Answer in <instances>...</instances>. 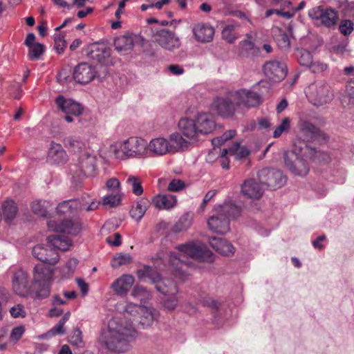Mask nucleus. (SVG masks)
Instances as JSON below:
<instances>
[{"instance_id":"obj_6","label":"nucleus","mask_w":354,"mask_h":354,"mask_svg":"<svg viewBox=\"0 0 354 354\" xmlns=\"http://www.w3.org/2000/svg\"><path fill=\"white\" fill-rule=\"evenodd\" d=\"M145 275L156 283V290L165 296L162 304L169 310H173L177 306L178 288L176 283L170 279H162L158 272L150 267H145L143 271Z\"/></svg>"},{"instance_id":"obj_15","label":"nucleus","mask_w":354,"mask_h":354,"mask_svg":"<svg viewBox=\"0 0 354 354\" xmlns=\"http://www.w3.org/2000/svg\"><path fill=\"white\" fill-rule=\"evenodd\" d=\"M153 37L154 41L166 50L174 51L179 48L181 44L176 33L165 28L156 31Z\"/></svg>"},{"instance_id":"obj_14","label":"nucleus","mask_w":354,"mask_h":354,"mask_svg":"<svg viewBox=\"0 0 354 354\" xmlns=\"http://www.w3.org/2000/svg\"><path fill=\"white\" fill-rule=\"evenodd\" d=\"M55 103L57 109L66 115L65 120L67 122H73V117H79L83 112V107L80 103L66 99L62 95L57 97Z\"/></svg>"},{"instance_id":"obj_28","label":"nucleus","mask_w":354,"mask_h":354,"mask_svg":"<svg viewBox=\"0 0 354 354\" xmlns=\"http://www.w3.org/2000/svg\"><path fill=\"white\" fill-rule=\"evenodd\" d=\"M193 33L198 41L207 43L213 39L214 29L209 24H198L194 26Z\"/></svg>"},{"instance_id":"obj_52","label":"nucleus","mask_w":354,"mask_h":354,"mask_svg":"<svg viewBox=\"0 0 354 354\" xmlns=\"http://www.w3.org/2000/svg\"><path fill=\"white\" fill-rule=\"evenodd\" d=\"M131 261V257L129 254H119L115 256L111 261V266L114 268L128 264Z\"/></svg>"},{"instance_id":"obj_36","label":"nucleus","mask_w":354,"mask_h":354,"mask_svg":"<svg viewBox=\"0 0 354 354\" xmlns=\"http://www.w3.org/2000/svg\"><path fill=\"white\" fill-rule=\"evenodd\" d=\"M149 205L150 203L147 198H140L137 201L136 205L132 207L130 211L131 217L137 221H140Z\"/></svg>"},{"instance_id":"obj_39","label":"nucleus","mask_w":354,"mask_h":354,"mask_svg":"<svg viewBox=\"0 0 354 354\" xmlns=\"http://www.w3.org/2000/svg\"><path fill=\"white\" fill-rule=\"evenodd\" d=\"M239 27L238 23H231L226 24L222 30V37L228 43H233L238 37L239 33L236 31Z\"/></svg>"},{"instance_id":"obj_44","label":"nucleus","mask_w":354,"mask_h":354,"mask_svg":"<svg viewBox=\"0 0 354 354\" xmlns=\"http://www.w3.org/2000/svg\"><path fill=\"white\" fill-rule=\"evenodd\" d=\"M64 145L66 147L74 152H79L84 147V143L77 137L70 136L64 140Z\"/></svg>"},{"instance_id":"obj_9","label":"nucleus","mask_w":354,"mask_h":354,"mask_svg":"<svg viewBox=\"0 0 354 354\" xmlns=\"http://www.w3.org/2000/svg\"><path fill=\"white\" fill-rule=\"evenodd\" d=\"M12 287L14 292L24 297H28L31 292V286L28 281V275L21 267L14 266L10 268Z\"/></svg>"},{"instance_id":"obj_43","label":"nucleus","mask_w":354,"mask_h":354,"mask_svg":"<svg viewBox=\"0 0 354 354\" xmlns=\"http://www.w3.org/2000/svg\"><path fill=\"white\" fill-rule=\"evenodd\" d=\"M131 295L136 300L140 301V304L145 303L146 301L151 298L150 292L144 287L140 286H136Z\"/></svg>"},{"instance_id":"obj_34","label":"nucleus","mask_w":354,"mask_h":354,"mask_svg":"<svg viewBox=\"0 0 354 354\" xmlns=\"http://www.w3.org/2000/svg\"><path fill=\"white\" fill-rule=\"evenodd\" d=\"M247 39L241 41L240 45V53L243 56L245 57H256L259 54V48L251 41L252 37L250 34L246 35Z\"/></svg>"},{"instance_id":"obj_8","label":"nucleus","mask_w":354,"mask_h":354,"mask_svg":"<svg viewBox=\"0 0 354 354\" xmlns=\"http://www.w3.org/2000/svg\"><path fill=\"white\" fill-rule=\"evenodd\" d=\"M53 270L42 265H36L32 270V283L38 297H47L50 292Z\"/></svg>"},{"instance_id":"obj_30","label":"nucleus","mask_w":354,"mask_h":354,"mask_svg":"<svg viewBox=\"0 0 354 354\" xmlns=\"http://www.w3.org/2000/svg\"><path fill=\"white\" fill-rule=\"evenodd\" d=\"M209 245L217 252L223 256H230L234 252L233 245L227 241L216 236L209 238Z\"/></svg>"},{"instance_id":"obj_13","label":"nucleus","mask_w":354,"mask_h":354,"mask_svg":"<svg viewBox=\"0 0 354 354\" xmlns=\"http://www.w3.org/2000/svg\"><path fill=\"white\" fill-rule=\"evenodd\" d=\"M258 178L264 188L266 187L271 189L281 187L286 181V178L281 171L269 168L261 169L258 172Z\"/></svg>"},{"instance_id":"obj_27","label":"nucleus","mask_w":354,"mask_h":354,"mask_svg":"<svg viewBox=\"0 0 354 354\" xmlns=\"http://www.w3.org/2000/svg\"><path fill=\"white\" fill-rule=\"evenodd\" d=\"M158 317L159 313L155 308L143 304L136 321L143 328H147L152 326Z\"/></svg>"},{"instance_id":"obj_22","label":"nucleus","mask_w":354,"mask_h":354,"mask_svg":"<svg viewBox=\"0 0 354 354\" xmlns=\"http://www.w3.org/2000/svg\"><path fill=\"white\" fill-rule=\"evenodd\" d=\"M84 205L79 199L64 201L58 204L56 207L57 213L59 215L73 216L82 210Z\"/></svg>"},{"instance_id":"obj_57","label":"nucleus","mask_w":354,"mask_h":354,"mask_svg":"<svg viewBox=\"0 0 354 354\" xmlns=\"http://www.w3.org/2000/svg\"><path fill=\"white\" fill-rule=\"evenodd\" d=\"M339 30L342 35H348L353 30V23L348 19L342 20L339 24Z\"/></svg>"},{"instance_id":"obj_61","label":"nucleus","mask_w":354,"mask_h":354,"mask_svg":"<svg viewBox=\"0 0 354 354\" xmlns=\"http://www.w3.org/2000/svg\"><path fill=\"white\" fill-rule=\"evenodd\" d=\"M309 68L313 73H320L326 70L327 65L319 61H313L312 64H310L309 66Z\"/></svg>"},{"instance_id":"obj_32","label":"nucleus","mask_w":354,"mask_h":354,"mask_svg":"<svg viewBox=\"0 0 354 354\" xmlns=\"http://www.w3.org/2000/svg\"><path fill=\"white\" fill-rule=\"evenodd\" d=\"M153 205L158 209L169 210L176 205V197L171 194H157L153 197Z\"/></svg>"},{"instance_id":"obj_48","label":"nucleus","mask_w":354,"mask_h":354,"mask_svg":"<svg viewBox=\"0 0 354 354\" xmlns=\"http://www.w3.org/2000/svg\"><path fill=\"white\" fill-rule=\"evenodd\" d=\"M64 326V324L59 321L54 327H53L47 333L42 334L40 337L42 339H49L57 335H62L65 333Z\"/></svg>"},{"instance_id":"obj_59","label":"nucleus","mask_w":354,"mask_h":354,"mask_svg":"<svg viewBox=\"0 0 354 354\" xmlns=\"http://www.w3.org/2000/svg\"><path fill=\"white\" fill-rule=\"evenodd\" d=\"M106 188L110 192L120 194V183L116 178H111L106 183Z\"/></svg>"},{"instance_id":"obj_18","label":"nucleus","mask_w":354,"mask_h":354,"mask_svg":"<svg viewBox=\"0 0 354 354\" xmlns=\"http://www.w3.org/2000/svg\"><path fill=\"white\" fill-rule=\"evenodd\" d=\"M232 97L236 100L238 106L254 107L262 102L260 94L252 90L240 89L233 91Z\"/></svg>"},{"instance_id":"obj_7","label":"nucleus","mask_w":354,"mask_h":354,"mask_svg":"<svg viewBox=\"0 0 354 354\" xmlns=\"http://www.w3.org/2000/svg\"><path fill=\"white\" fill-rule=\"evenodd\" d=\"M309 102L316 106L330 103L333 99L330 86L324 80H317L311 83L305 90Z\"/></svg>"},{"instance_id":"obj_26","label":"nucleus","mask_w":354,"mask_h":354,"mask_svg":"<svg viewBox=\"0 0 354 354\" xmlns=\"http://www.w3.org/2000/svg\"><path fill=\"white\" fill-rule=\"evenodd\" d=\"M265 188L260 181L254 179L246 180L241 186V192L243 195L250 198H259L263 192Z\"/></svg>"},{"instance_id":"obj_37","label":"nucleus","mask_w":354,"mask_h":354,"mask_svg":"<svg viewBox=\"0 0 354 354\" xmlns=\"http://www.w3.org/2000/svg\"><path fill=\"white\" fill-rule=\"evenodd\" d=\"M170 145L174 147V150H172L171 153H175L180 150L187 149L191 143H193L192 141L185 140L181 134L179 133H173L169 136V140Z\"/></svg>"},{"instance_id":"obj_63","label":"nucleus","mask_w":354,"mask_h":354,"mask_svg":"<svg viewBox=\"0 0 354 354\" xmlns=\"http://www.w3.org/2000/svg\"><path fill=\"white\" fill-rule=\"evenodd\" d=\"M24 331L25 330L23 326H18L13 328L10 334L11 339L15 341L19 339L24 334Z\"/></svg>"},{"instance_id":"obj_1","label":"nucleus","mask_w":354,"mask_h":354,"mask_svg":"<svg viewBox=\"0 0 354 354\" xmlns=\"http://www.w3.org/2000/svg\"><path fill=\"white\" fill-rule=\"evenodd\" d=\"M136 337L137 331L132 322L114 317L109 322L107 328L101 330L98 340L111 351L124 353L130 348V342Z\"/></svg>"},{"instance_id":"obj_49","label":"nucleus","mask_w":354,"mask_h":354,"mask_svg":"<svg viewBox=\"0 0 354 354\" xmlns=\"http://www.w3.org/2000/svg\"><path fill=\"white\" fill-rule=\"evenodd\" d=\"M121 200L120 194L114 193L106 195L102 198V204L109 207H113L118 205Z\"/></svg>"},{"instance_id":"obj_29","label":"nucleus","mask_w":354,"mask_h":354,"mask_svg":"<svg viewBox=\"0 0 354 354\" xmlns=\"http://www.w3.org/2000/svg\"><path fill=\"white\" fill-rule=\"evenodd\" d=\"M134 283V278L130 274H123L111 286V288L117 295H125Z\"/></svg>"},{"instance_id":"obj_35","label":"nucleus","mask_w":354,"mask_h":354,"mask_svg":"<svg viewBox=\"0 0 354 354\" xmlns=\"http://www.w3.org/2000/svg\"><path fill=\"white\" fill-rule=\"evenodd\" d=\"M115 50L122 54L133 49L134 46L133 38L129 35H122L117 37L114 41Z\"/></svg>"},{"instance_id":"obj_2","label":"nucleus","mask_w":354,"mask_h":354,"mask_svg":"<svg viewBox=\"0 0 354 354\" xmlns=\"http://www.w3.org/2000/svg\"><path fill=\"white\" fill-rule=\"evenodd\" d=\"M176 249L179 251V255L171 252L167 254V258L174 276L182 280L189 274L192 268V263L189 260H184L185 258L207 262L214 261L213 253L201 242H188L176 245Z\"/></svg>"},{"instance_id":"obj_56","label":"nucleus","mask_w":354,"mask_h":354,"mask_svg":"<svg viewBox=\"0 0 354 354\" xmlns=\"http://www.w3.org/2000/svg\"><path fill=\"white\" fill-rule=\"evenodd\" d=\"M55 49L57 53L61 54L64 52L66 47V42L64 40V36L61 34L55 35L54 37Z\"/></svg>"},{"instance_id":"obj_55","label":"nucleus","mask_w":354,"mask_h":354,"mask_svg":"<svg viewBox=\"0 0 354 354\" xmlns=\"http://www.w3.org/2000/svg\"><path fill=\"white\" fill-rule=\"evenodd\" d=\"M142 306L143 304L138 305L132 302H129L124 308V311L129 315L134 317V319L136 320L139 315L141 306Z\"/></svg>"},{"instance_id":"obj_31","label":"nucleus","mask_w":354,"mask_h":354,"mask_svg":"<svg viewBox=\"0 0 354 354\" xmlns=\"http://www.w3.org/2000/svg\"><path fill=\"white\" fill-rule=\"evenodd\" d=\"M85 53L89 59L97 62H103L110 55L107 48L100 46L97 44H91L88 46Z\"/></svg>"},{"instance_id":"obj_19","label":"nucleus","mask_w":354,"mask_h":354,"mask_svg":"<svg viewBox=\"0 0 354 354\" xmlns=\"http://www.w3.org/2000/svg\"><path fill=\"white\" fill-rule=\"evenodd\" d=\"M232 92H229L225 96L217 97L213 104L214 108L217 113L223 117L232 115L236 108L238 107L234 99L232 97Z\"/></svg>"},{"instance_id":"obj_41","label":"nucleus","mask_w":354,"mask_h":354,"mask_svg":"<svg viewBox=\"0 0 354 354\" xmlns=\"http://www.w3.org/2000/svg\"><path fill=\"white\" fill-rule=\"evenodd\" d=\"M3 214L6 221L12 220L17 214V207L12 201H6L2 205Z\"/></svg>"},{"instance_id":"obj_46","label":"nucleus","mask_w":354,"mask_h":354,"mask_svg":"<svg viewBox=\"0 0 354 354\" xmlns=\"http://www.w3.org/2000/svg\"><path fill=\"white\" fill-rule=\"evenodd\" d=\"M278 33L274 34V40L281 50H286L290 46V39L288 34L281 30H278Z\"/></svg>"},{"instance_id":"obj_20","label":"nucleus","mask_w":354,"mask_h":354,"mask_svg":"<svg viewBox=\"0 0 354 354\" xmlns=\"http://www.w3.org/2000/svg\"><path fill=\"white\" fill-rule=\"evenodd\" d=\"M147 156H164L171 153L174 149L169 141L162 137L152 139L149 143L147 142Z\"/></svg>"},{"instance_id":"obj_12","label":"nucleus","mask_w":354,"mask_h":354,"mask_svg":"<svg viewBox=\"0 0 354 354\" xmlns=\"http://www.w3.org/2000/svg\"><path fill=\"white\" fill-rule=\"evenodd\" d=\"M95 162L94 156L83 153L79 157L74 169L71 168V171L80 178L93 177L95 175Z\"/></svg>"},{"instance_id":"obj_33","label":"nucleus","mask_w":354,"mask_h":354,"mask_svg":"<svg viewBox=\"0 0 354 354\" xmlns=\"http://www.w3.org/2000/svg\"><path fill=\"white\" fill-rule=\"evenodd\" d=\"M298 127L300 133L307 141L314 139L319 133V129L304 117L300 118Z\"/></svg>"},{"instance_id":"obj_5","label":"nucleus","mask_w":354,"mask_h":354,"mask_svg":"<svg viewBox=\"0 0 354 354\" xmlns=\"http://www.w3.org/2000/svg\"><path fill=\"white\" fill-rule=\"evenodd\" d=\"M147 141L140 137L132 136L110 146V151L120 160L129 158L147 157Z\"/></svg>"},{"instance_id":"obj_3","label":"nucleus","mask_w":354,"mask_h":354,"mask_svg":"<svg viewBox=\"0 0 354 354\" xmlns=\"http://www.w3.org/2000/svg\"><path fill=\"white\" fill-rule=\"evenodd\" d=\"M71 245V240L64 236L53 234L48 236L47 243L37 244L33 247V257L39 261L55 265L59 260L58 250H67Z\"/></svg>"},{"instance_id":"obj_62","label":"nucleus","mask_w":354,"mask_h":354,"mask_svg":"<svg viewBox=\"0 0 354 354\" xmlns=\"http://www.w3.org/2000/svg\"><path fill=\"white\" fill-rule=\"evenodd\" d=\"M70 342L71 344L80 346L82 343V332L79 329L74 330L73 335L71 337Z\"/></svg>"},{"instance_id":"obj_38","label":"nucleus","mask_w":354,"mask_h":354,"mask_svg":"<svg viewBox=\"0 0 354 354\" xmlns=\"http://www.w3.org/2000/svg\"><path fill=\"white\" fill-rule=\"evenodd\" d=\"M52 207V203L46 200H36L31 203L32 212L41 217H46L48 214V209Z\"/></svg>"},{"instance_id":"obj_24","label":"nucleus","mask_w":354,"mask_h":354,"mask_svg":"<svg viewBox=\"0 0 354 354\" xmlns=\"http://www.w3.org/2000/svg\"><path fill=\"white\" fill-rule=\"evenodd\" d=\"M195 122L200 135L211 133L216 127L213 116L208 113H198L196 117Z\"/></svg>"},{"instance_id":"obj_23","label":"nucleus","mask_w":354,"mask_h":354,"mask_svg":"<svg viewBox=\"0 0 354 354\" xmlns=\"http://www.w3.org/2000/svg\"><path fill=\"white\" fill-rule=\"evenodd\" d=\"M178 128L181 133L193 143L198 141L200 133L195 120L182 118L178 122Z\"/></svg>"},{"instance_id":"obj_17","label":"nucleus","mask_w":354,"mask_h":354,"mask_svg":"<svg viewBox=\"0 0 354 354\" xmlns=\"http://www.w3.org/2000/svg\"><path fill=\"white\" fill-rule=\"evenodd\" d=\"M263 71L265 75L274 82L282 81L288 73L286 64L278 60L266 62L263 66Z\"/></svg>"},{"instance_id":"obj_10","label":"nucleus","mask_w":354,"mask_h":354,"mask_svg":"<svg viewBox=\"0 0 354 354\" xmlns=\"http://www.w3.org/2000/svg\"><path fill=\"white\" fill-rule=\"evenodd\" d=\"M308 15L315 24L326 28L335 26L339 20L337 11L331 8L316 6L309 10Z\"/></svg>"},{"instance_id":"obj_4","label":"nucleus","mask_w":354,"mask_h":354,"mask_svg":"<svg viewBox=\"0 0 354 354\" xmlns=\"http://www.w3.org/2000/svg\"><path fill=\"white\" fill-rule=\"evenodd\" d=\"M214 213L207 220L209 229L217 234H225L230 230V218L236 217L240 214L238 206L231 203L216 205Z\"/></svg>"},{"instance_id":"obj_11","label":"nucleus","mask_w":354,"mask_h":354,"mask_svg":"<svg viewBox=\"0 0 354 354\" xmlns=\"http://www.w3.org/2000/svg\"><path fill=\"white\" fill-rule=\"evenodd\" d=\"M284 162L286 167L294 174L304 176L309 171V167L304 159V153L297 149L284 153Z\"/></svg>"},{"instance_id":"obj_64","label":"nucleus","mask_w":354,"mask_h":354,"mask_svg":"<svg viewBox=\"0 0 354 354\" xmlns=\"http://www.w3.org/2000/svg\"><path fill=\"white\" fill-rule=\"evenodd\" d=\"M106 241L111 245L119 246L121 244V236L119 233H115L113 236L107 237Z\"/></svg>"},{"instance_id":"obj_53","label":"nucleus","mask_w":354,"mask_h":354,"mask_svg":"<svg viewBox=\"0 0 354 354\" xmlns=\"http://www.w3.org/2000/svg\"><path fill=\"white\" fill-rule=\"evenodd\" d=\"M191 225V218L189 214L183 215L174 225V230L176 232H180L187 230Z\"/></svg>"},{"instance_id":"obj_45","label":"nucleus","mask_w":354,"mask_h":354,"mask_svg":"<svg viewBox=\"0 0 354 354\" xmlns=\"http://www.w3.org/2000/svg\"><path fill=\"white\" fill-rule=\"evenodd\" d=\"M78 264V261L75 258L70 259L66 266L62 268L61 270V277L62 279H66L70 277L75 272L77 266Z\"/></svg>"},{"instance_id":"obj_42","label":"nucleus","mask_w":354,"mask_h":354,"mask_svg":"<svg viewBox=\"0 0 354 354\" xmlns=\"http://www.w3.org/2000/svg\"><path fill=\"white\" fill-rule=\"evenodd\" d=\"M126 183L131 187L132 192L136 196H140L143 193L142 180L137 176H129L126 180Z\"/></svg>"},{"instance_id":"obj_50","label":"nucleus","mask_w":354,"mask_h":354,"mask_svg":"<svg viewBox=\"0 0 354 354\" xmlns=\"http://www.w3.org/2000/svg\"><path fill=\"white\" fill-rule=\"evenodd\" d=\"M290 128V120L288 118H285L281 120L279 126L276 127L273 132V137L274 138H279L284 132L289 131Z\"/></svg>"},{"instance_id":"obj_21","label":"nucleus","mask_w":354,"mask_h":354,"mask_svg":"<svg viewBox=\"0 0 354 354\" xmlns=\"http://www.w3.org/2000/svg\"><path fill=\"white\" fill-rule=\"evenodd\" d=\"M96 76L95 68L86 63L78 64L74 69L73 78L79 84H88Z\"/></svg>"},{"instance_id":"obj_47","label":"nucleus","mask_w":354,"mask_h":354,"mask_svg":"<svg viewBox=\"0 0 354 354\" xmlns=\"http://www.w3.org/2000/svg\"><path fill=\"white\" fill-rule=\"evenodd\" d=\"M44 52V46L40 43H35L28 47V57L30 60H37Z\"/></svg>"},{"instance_id":"obj_60","label":"nucleus","mask_w":354,"mask_h":354,"mask_svg":"<svg viewBox=\"0 0 354 354\" xmlns=\"http://www.w3.org/2000/svg\"><path fill=\"white\" fill-rule=\"evenodd\" d=\"M185 183L180 179H173L168 185V190L170 192H178L184 189Z\"/></svg>"},{"instance_id":"obj_16","label":"nucleus","mask_w":354,"mask_h":354,"mask_svg":"<svg viewBox=\"0 0 354 354\" xmlns=\"http://www.w3.org/2000/svg\"><path fill=\"white\" fill-rule=\"evenodd\" d=\"M49 230L55 232L77 235L82 230V223L77 218H67L57 223L50 220L47 223Z\"/></svg>"},{"instance_id":"obj_25","label":"nucleus","mask_w":354,"mask_h":354,"mask_svg":"<svg viewBox=\"0 0 354 354\" xmlns=\"http://www.w3.org/2000/svg\"><path fill=\"white\" fill-rule=\"evenodd\" d=\"M68 156L60 144L52 142L48 151L47 161L52 165L64 164Z\"/></svg>"},{"instance_id":"obj_54","label":"nucleus","mask_w":354,"mask_h":354,"mask_svg":"<svg viewBox=\"0 0 354 354\" xmlns=\"http://www.w3.org/2000/svg\"><path fill=\"white\" fill-rule=\"evenodd\" d=\"M298 61L300 65L309 68L312 64L313 57L308 51L302 50L299 52Z\"/></svg>"},{"instance_id":"obj_51","label":"nucleus","mask_w":354,"mask_h":354,"mask_svg":"<svg viewBox=\"0 0 354 354\" xmlns=\"http://www.w3.org/2000/svg\"><path fill=\"white\" fill-rule=\"evenodd\" d=\"M235 134L234 130L227 131L221 136L212 139V143L214 147H220L227 140L234 138Z\"/></svg>"},{"instance_id":"obj_58","label":"nucleus","mask_w":354,"mask_h":354,"mask_svg":"<svg viewBox=\"0 0 354 354\" xmlns=\"http://www.w3.org/2000/svg\"><path fill=\"white\" fill-rule=\"evenodd\" d=\"M10 313L14 318H24L26 315V312L23 305L18 304L10 309Z\"/></svg>"},{"instance_id":"obj_40","label":"nucleus","mask_w":354,"mask_h":354,"mask_svg":"<svg viewBox=\"0 0 354 354\" xmlns=\"http://www.w3.org/2000/svg\"><path fill=\"white\" fill-rule=\"evenodd\" d=\"M227 154L235 156L236 158H243L248 156L249 151L236 142L231 147L223 149V155Z\"/></svg>"}]
</instances>
